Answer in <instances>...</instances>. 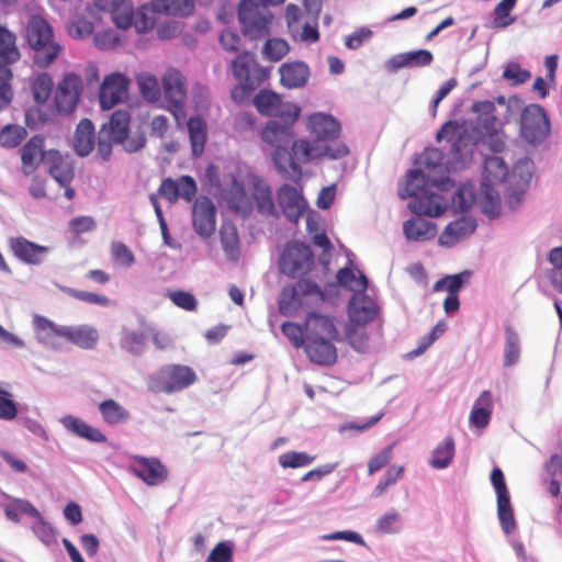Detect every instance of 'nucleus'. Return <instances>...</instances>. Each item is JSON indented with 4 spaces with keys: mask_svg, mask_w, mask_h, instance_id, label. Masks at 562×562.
<instances>
[{
    "mask_svg": "<svg viewBox=\"0 0 562 562\" xmlns=\"http://www.w3.org/2000/svg\"><path fill=\"white\" fill-rule=\"evenodd\" d=\"M279 72L281 85L288 89L304 87L311 76L307 64L300 60L281 65Z\"/></svg>",
    "mask_w": 562,
    "mask_h": 562,
    "instance_id": "nucleus-27",
    "label": "nucleus"
},
{
    "mask_svg": "<svg viewBox=\"0 0 562 562\" xmlns=\"http://www.w3.org/2000/svg\"><path fill=\"white\" fill-rule=\"evenodd\" d=\"M108 9L119 29L127 30L132 26L134 9L130 0H110Z\"/></svg>",
    "mask_w": 562,
    "mask_h": 562,
    "instance_id": "nucleus-42",
    "label": "nucleus"
},
{
    "mask_svg": "<svg viewBox=\"0 0 562 562\" xmlns=\"http://www.w3.org/2000/svg\"><path fill=\"white\" fill-rule=\"evenodd\" d=\"M273 15L265 3L258 0H240L238 20L243 33L251 40L266 37L270 34Z\"/></svg>",
    "mask_w": 562,
    "mask_h": 562,
    "instance_id": "nucleus-6",
    "label": "nucleus"
},
{
    "mask_svg": "<svg viewBox=\"0 0 562 562\" xmlns=\"http://www.w3.org/2000/svg\"><path fill=\"white\" fill-rule=\"evenodd\" d=\"M131 114L127 110H116L112 113L108 123L100 130L101 135H106L114 144L124 140L130 133Z\"/></svg>",
    "mask_w": 562,
    "mask_h": 562,
    "instance_id": "nucleus-32",
    "label": "nucleus"
},
{
    "mask_svg": "<svg viewBox=\"0 0 562 562\" xmlns=\"http://www.w3.org/2000/svg\"><path fill=\"white\" fill-rule=\"evenodd\" d=\"M454 453V440L451 436H448L432 450L428 463L437 470L447 469L451 464Z\"/></svg>",
    "mask_w": 562,
    "mask_h": 562,
    "instance_id": "nucleus-39",
    "label": "nucleus"
},
{
    "mask_svg": "<svg viewBox=\"0 0 562 562\" xmlns=\"http://www.w3.org/2000/svg\"><path fill=\"white\" fill-rule=\"evenodd\" d=\"M192 225L195 233L202 237H210L216 225V209L207 196L198 198L192 205Z\"/></svg>",
    "mask_w": 562,
    "mask_h": 562,
    "instance_id": "nucleus-16",
    "label": "nucleus"
},
{
    "mask_svg": "<svg viewBox=\"0 0 562 562\" xmlns=\"http://www.w3.org/2000/svg\"><path fill=\"white\" fill-rule=\"evenodd\" d=\"M46 154L47 151H44V138L40 135L31 137L21 148L23 173L30 176L37 167L36 158L40 157L43 161V155Z\"/></svg>",
    "mask_w": 562,
    "mask_h": 562,
    "instance_id": "nucleus-36",
    "label": "nucleus"
},
{
    "mask_svg": "<svg viewBox=\"0 0 562 562\" xmlns=\"http://www.w3.org/2000/svg\"><path fill=\"white\" fill-rule=\"evenodd\" d=\"M315 458V456H310L303 451H289L280 454L278 462L283 469H296L310 465Z\"/></svg>",
    "mask_w": 562,
    "mask_h": 562,
    "instance_id": "nucleus-55",
    "label": "nucleus"
},
{
    "mask_svg": "<svg viewBox=\"0 0 562 562\" xmlns=\"http://www.w3.org/2000/svg\"><path fill=\"white\" fill-rule=\"evenodd\" d=\"M314 263L310 246L301 241H292L284 248L280 258L282 273L295 278L308 272Z\"/></svg>",
    "mask_w": 562,
    "mask_h": 562,
    "instance_id": "nucleus-9",
    "label": "nucleus"
},
{
    "mask_svg": "<svg viewBox=\"0 0 562 562\" xmlns=\"http://www.w3.org/2000/svg\"><path fill=\"white\" fill-rule=\"evenodd\" d=\"M19 58L20 52L15 45V35L0 26V61L15 63Z\"/></svg>",
    "mask_w": 562,
    "mask_h": 562,
    "instance_id": "nucleus-47",
    "label": "nucleus"
},
{
    "mask_svg": "<svg viewBox=\"0 0 562 562\" xmlns=\"http://www.w3.org/2000/svg\"><path fill=\"white\" fill-rule=\"evenodd\" d=\"M533 172V162L529 158L518 160L509 175V180L514 181L516 186L524 191L529 184Z\"/></svg>",
    "mask_w": 562,
    "mask_h": 562,
    "instance_id": "nucleus-48",
    "label": "nucleus"
},
{
    "mask_svg": "<svg viewBox=\"0 0 562 562\" xmlns=\"http://www.w3.org/2000/svg\"><path fill=\"white\" fill-rule=\"evenodd\" d=\"M188 132L193 157H200L206 143V124L200 116H192L188 121Z\"/></svg>",
    "mask_w": 562,
    "mask_h": 562,
    "instance_id": "nucleus-40",
    "label": "nucleus"
},
{
    "mask_svg": "<svg viewBox=\"0 0 562 562\" xmlns=\"http://www.w3.org/2000/svg\"><path fill=\"white\" fill-rule=\"evenodd\" d=\"M508 176V169L505 161L497 156L488 157L484 162V176L482 181L490 183H501Z\"/></svg>",
    "mask_w": 562,
    "mask_h": 562,
    "instance_id": "nucleus-44",
    "label": "nucleus"
},
{
    "mask_svg": "<svg viewBox=\"0 0 562 562\" xmlns=\"http://www.w3.org/2000/svg\"><path fill=\"white\" fill-rule=\"evenodd\" d=\"M61 338L81 349H92L99 340L98 330L90 325H63Z\"/></svg>",
    "mask_w": 562,
    "mask_h": 562,
    "instance_id": "nucleus-30",
    "label": "nucleus"
},
{
    "mask_svg": "<svg viewBox=\"0 0 562 562\" xmlns=\"http://www.w3.org/2000/svg\"><path fill=\"white\" fill-rule=\"evenodd\" d=\"M261 138L267 145L273 147L271 157L278 171L293 181L302 177L301 164L323 157L339 159L349 154L346 145L331 147L314 144L304 138L294 140L292 127L274 120L267 123L261 132Z\"/></svg>",
    "mask_w": 562,
    "mask_h": 562,
    "instance_id": "nucleus-1",
    "label": "nucleus"
},
{
    "mask_svg": "<svg viewBox=\"0 0 562 562\" xmlns=\"http://www.w3.org/2000/svg\"><path fill=\"white\" fill-rule=\"evenodd\" d=\"M493 411V398L490 391H483L474 402L469 423L471 427L485 428L491 420Z\"/></svg>",
    "mask_w": 562,
    "mask_h": 562,
    "instance_id": "nucleus-35",
    "label": "nucleus"
},
{
    "mask_svg": "<svg viewBox=\"0 0 562 562\" xmlns=\"http://www.w3.org/2000/svg\"><path fill=\"white\" fill-rule=\"evenodd\" d=\"M26 137V130L18 125H5L0 132V145L5 148H15Z\"/></svg>",
    "mask_w": 562,
    "mask_h": 562,
    "instance_id": "nucleus-56",
    "label": "nucleus"
},
{
    "mask_svg": "<svg viewBox=\"0 0 562 562\" xmlns=\"http://www.w3.org/2000/svg\"><path fill=\"white\" fill-rule=\"evenodd\" d=\"M8 502L1 506L3 508L5 517L13 522H19L21 515H27L31 517H40V510L27 499L7 496Z\"/></svg>",
    "mask_w": 562,
    "mask_h": 562,
    "instance_id": "nucleus-38",
    "label": "nucleus"
},
{
    "mask_svg": "<svg viewBox=\"0 0 562 562\" xmlns=\"http://www.w3.org/2000/svg\"><path fill=\"white\" fill-rule=\"evenodd\" d=\"M33 327L40 345L52 350H59L63 325H58L45 316L34 315Z\"/></svg>",
    "mask_w": 562,
    "mask_h": 562,
    "instance_id": "nucleus-23",
    "label": "nucleus"
},
{
    "mask_svg": "<svg viewBox=\"0 0 562 562\" xmlns=\"http://www.w3.org/2000/svg\"><path fill=\"white\" fill-rule=\"evenodd\" d=\"M304 346L311 361L317 364H331L337 359V350L333 345V339L327 338H306Z\"/></svg>",
    "mask_w": 562,
    "mask_h": 562,
    "instance_id": "nucleus-28",
    "label": "nucleus"
},
{
    "mask_svg": "<svg viewBox=\"0 0 562 562\" xmlns=\"http://www.w3.org/2000/svg\"><path fill=\"white\" fill-rule=\"evenodd\" d=\"M307 295L324 300L321 286L311 280H300L295 286L283 288L279 297V312L284 316H294L302 304L303 296Z\"/></svg>",
    "mask_w": 562,
    "mask_h": 562,
    "instance_id": "nucleus-10",
    "label": "nucleus"
},
{
    "mask_svg": "<svg viewBox=\"0 0 562 562\" xmlns=\"http://www.w3.org/2000/svg\"><path fill=\"white\" fill-rule=\"evenodd\" d=\"M95 145V132L93 123L89 119H82L76 128L74 136V149L80 157L88 156Z\"/></svg>",
    "mask_w": 562,
    "mask_h": 562,
    "instance_id": "nucleus-34",
    "label": "nucleus"
},
{
    "mask_svg": "<svg viewBox=\"0 0 562 562\" xmlns=\"http://www.w3.org/2000/svg\"><path fill=\"white\" fill-rule=\"evenodd\" d=\"M252 199L259 214L267 217H277L278 210L276 207L270 186L259 177H254L252 181Z\"/></svg>",
    "mask_w": 562,
    "mask_h": 562,
    "instance_id": "nucleus-29",
    "label": "nucleus"
},
{
    "mask_svg": "<svg viewBox=\"0 0 562 562\" xmlns=\"http://www.w3.org/2000/svg\"><path fill=\"white\" fill-rule=\"evenodd\" d=\"M195 380L196 374L191 368L171 364L161 368L149 378L148 389L155 393L171 394L190 386Z\"/></svg>",
    "mask_w": 562,
    "mask_h": 562,
    "instance_id": "nucleus-7",
    "label": "nucleus"
},
{
    "mask_svg": "<svg viewBox=\"0 0 562 562\" xmlns=\"http://www.w3.org/2000/svg\"><path fill=\"white\" fill-rule=\"evenodd\" d=\"M376 302L366 292L355 293L348 303V316L351 324L364 326L379 315Z\"/></svg>",
    "mask_w": 562,
    "mask_h": 562,
    "instance_id": "nucleus-19",
    "label": "nucleus"
},
{
    "mask_svg": "<svg viewBox=\"0 0 562 562\" xmlns=\"http://www.w3.org/2000/svg\"><path fill=\"white\" fill-rule=\"evenodd\" d=\"M146 335L143 331H125L121 338V347L133 355L145 351Z\"/></svg>",
    "mask_w": 562,
    "mask_h": 562,
    "instance_id": "nucleus-57",
    "label": "nucleus"
},
{
    "mask_svg": "<svg viewBox=\"0 0 562 562\" xmlns=\"http://www.w3.org/2000/svg\"><path fill=\"white\" fill-rule=\"evenodd\" d=\"M472 110L477 114V120L475 125L473 123L463 124L462 126H468L470 128H474L476 133L480 135V139L482 136L495 135L503 126L502 120L496 117L495 115V104L492 101H479L472 105Z\"/></svg>",
    "mask_w": 562,
    "mask_h": 562,
    "instance_id": "nucleus-18",
    "label": "nucleus"
},
{
    "mask_svg": "<svg viewBox=\"0 0 562 562\" xmlns=\"http://www.w3.org/2000/svg\"><path fill=\"white\" fill-rule=\"evenodd\" d=\"M476 201L475 187L462 183L451 198L452 207L458 212H467Z\"/></svg>",
    "mask_w": 562,
    "mask_h": 562,
    "instance_id": "nucleus-45",
    "label": "nucleus"
},
{
    "mask_svg": "<svg viewBox=\"0 0 562 562\" xmlns=\"http://www.w3.org/2000/svg\"><path fill=\"white\" fill-rule=\"evenodd\" d=\"M98 408L103 422L108 425H120L131 419L130 412L115 400L102 401Z\"/></svg>",
    "mask_w": 562,
    "mask_h": 562,
    "instance_id": "nucleus-41",
    "label": "nucleus"
},
{
    "mask_svg": "<svg viewBox=\"0 0 562 562\" xmlns=\"http://www.w3.org/2000/svg\"><path fill=\"white\" fill-rule=\"evenodd\" d=\"M470 271H463L456 274L446 276L438 280L435 285V291H447L449 294H458L463 288L467 280L470 278Z\"/></svg>",
    "mask_w": 562,
    "mask_h": 562,
    "instance_id": "nucleus-51",
    "label": "nucleus"
},
{
    "mask_svg": "<svg viewBox=\"0 0 562 562\" xmlns=\"http://www.w3.org/2000/svg\"><path fill=\"white\" fill-rule=\"evenodd\" d=\"M476 226L477 223L473 217L462 216L446 226L439 236V244L443 247H452L471 236L475 232Z\"/></svg>",
    "mask_w": 562,
    "mask_h": 562,
    "instance_id": "nucleus-24",
    "label": "nucleus"
},
{
    "mask_svg": "<svg viewBox=\"0 0 562 562\" xmlns=\"http://www.w3.org/2000/svg\"><path fill=\"white\" fill-rule=\"evenodd\" d=\"M403 233L408 240L426 241L435 237L437 227L435 223L417 215L404 222Z\"/></svg>",
    "mask_w": 562,
    "mask_h": 562,
    "instance_id": "nucleus-33",
    "label": "nucleus"
},
{
    "mask_svg": "<svg viewBox=\"0 0 562 562\" xmlns=\"http://www.w3.org/2000/svg\"><path fill=\"white\" fill-rule=\"evenodd\" d=\"M25 37L34 50L33 60L38 67H47L60 53V46L54 41L52 26L40 15L30 19Z\"/></svg>",
    "mask_w": 562,
    "mask_h": 562,
    "instance_id": "nucleus-5",
    "label": "nucleus"
},
{
    "mask_svg": "<svg viewBox=\"0 0 562 562\" xmlns=\"http://www.w3.org/2000/svg\"><path fill=\"white\" fill-rule=\"evenodd\" d=\"M228 202L231 206L236 211L247 212L249 210V203L244 184L236 178H233L232 180Z\"/></svg>",
    "mask_w": 562,
    "mask_h": 562,
    "instance_id": "nucleus-59",
    "label": "nucleus"
},
{
    "mask_svg": "<svg viewBox=\"0 0 562 562\" xmlns=\"http://www.w3.org/2000/svg\"><path fill=\"white\" fill-rule=\"evenodd\" d=\"M234 546L231 541L218 542L204 562H233Z\"/></svg>",
    "mask_w": 562,
    "mask_h": 562,
    "instance_id": "nucleus-63",
    "label": "nucleus"
},
{
    "mask_svg": "<svg viewBox=\"0 0 562 562\" xmlns=\"http://www.w3.org/2000/svg\"><path fill=\"white\" fill-rule=\"evenodd\" d=\"M520 357V339L518 334L510 327L506 328L504 366L512 367L518 362Z\"/></svg>",
    "mask_w": 562,
    "mask_h": 562,
    "instance_id": "nucleus-52",
    "label": "nucleus"
},
{
    "mask_svg": "<svg viewBox=\"0 0 562 562\" xmlns=\"http://www.w3.org/2000/svg\"><path fill=\"white\" fill-rule=\"evenodd\" d=\"M36 521L32 526V530L36 538L47 548L57 544V530L44 519L40 513V517H34Z\"/></svg>",
    "mask_w": 562,
    "mask_h": 562,
    "instance_id": "nucleus-50",
    "label": "nucleus"
},
{
    "mask_svg": "<svg viewBox=\"0 0 562 562\" xmlns=\"http://www.w3.org/2000/svg\"><path fill=\"white\" fill-rule=\"evenodd\" d=\"M434 60L431 52L427 49L409 50L392 56L385 61V69L389 72H395L402 68L425 67L429 66Z\"/></svg>",
    "mask_w": 562,
    "mask_h": 562,
    "instance_id": "nucleus-25",
    "label": "nucleus"
},
{
    "mask_svg": "<svg viewBox=\"0 0 562 562\" xmlns=\"http://www.w3.org/2000/svg\"><path fill=\"white\" fill-rule=\"evenodd\" d=\"M134 475L149 486L162 484L168 479V470L157 458L134 456L130 464Z\"/></svg>",
    "mask_w": 562,
    "mask_h": 562,
    "instance_id": "nucleus-15",
    "label": "nucleus"
},
{
    "mask_svg": "<svg viewBox=\"0 0 562 562\" xmlns=\"http://www.w3.org/2000/svg\"><path fill=\"white\" fill-rule=\"evenodd\" d=\"M289 52V45L284 40L270 38L268 40L262 49L263 56L272 61L282 59Z\"/></svg>",
    "mask_w": 562,
    "mask_h": 562,
    "instance_id": "nucleus-60",
    "label": "nucleus"
},
{
    "mask_svg": "<svg viewBox=\"0 0 562 562\" xmlns=\"http://www.w3.org/2000/svg\"><path fill=\"white\" fill-rule=\"evenodd\" d=\"M162 87L168 110L176 117L183 114L187 88L182 74L175 68L168 69L162 77Z\"/></svg>",
    "mask_w": 562,
    "mask_h": 562,
    "instance_id": "nucleus-12",
    "label": "nucleus"
},
{
    "mask_svg": "<svg viewBox=\"0 0 562 562\" xmlns=\"http://www.w3.org/2000/svg\"><path fill=\"white\" fill-rule=\"evenodd\" d=\"M53 89V80L48 74L38 75L32 82V92L35 102L45 103Z\"/></svg>",
    "mask_w": 562,
    "mask_h": 562,
    "instance_id": "nucleus-58",
    "label": "nucleus"
},
{
    "mask_svg": "<svg viewBox=\"0 0 562 562\" xmlns=\"http://www.w3.org/2000/svg\"><path fill=\"white\" fill-rule=\"evenodd\" d=\"M548 260L553 266L551 283L555 289L562 285V246L550 250Z\"/></svg>",
    "mask_w": 562,
    "mask_h": 562,
    "instance_id": "nucleus-64",
    "label": "nucleus"
},
{
    "mask_svg": "<svg viewBox=\"0 0 562 562\" xmlns=\"http://www.w3.org/2000/svg\"><path fill=\"white\" fill-rule=\"evenodd\" d=\"M308 128L311 133L317 138L315 140H310L311 143L327 145L326 140L338 137L340 132V124L331 115L325 113H314L308 119ZM338 145L342 144L338 143ZM328 146H330V144H328ZM335 146H337V144L331 145V147Z\"/></svg>",
    "mask_w": 562,
    "mask_h": 562,
    "instance_id": "nucleus-21",
    "label": "nucleus"
},
{
    "mask_svg": "<svg viewBox=\"0 0 562 562\" xmlns=\"http://www.w3.org/2000/svg\"><path fill=\"white\" fill-rule=\"evenodd\" d=\"M306 338L339 339V333L329 316L311 312L305 319Z\"/></svg>",
    "mask_w": 562,
    "mask_h": 562,
    "instance_id": "nucleus-26",
    "label": "nucleus"
},
{
    "mask_svg": "<svg viewBox=\"0 0 562 562\" xmlns=\"http://www.w3.org/2000/svg\"><path fill=\"white\" fill-rule=\"evenodd\" d=\"M481 211L490 218H496L501 214V196L499 192L494 188V183L482 181L481 192L477 199Z\"/></svg>",
    "mask_w": 562,
    "mask_h": 562,
    "instance_id": "nucleus-37",
    "label": "nucleus"
},
{
    "mask_svg": "<svg viewBox=\"0 0 562 562\" xmlns=\"http://www.w3.org/2000/svg\"><path fill=\"white\" fill-rule=\"evenodd\" d=\"M157 13L170 15H189L193 12V0H153Z\"/></svg>",
    "mask_w": 562,
    "mask_h": 562,
    "instance_id": "nucleus-43",
    "label": "nucleus"
},
{
    "mask_svg": "<svg viewBox=\"0 0 562 562\" xmlns=\"http://www.w3.org/2000/svg\"><path fill=\"white\" fill-rule=\"evenodd\" d=\"M437 140L447 139L450 148L446 154V166L448 170H463L470 166L480 135L468 126H462L454 121L446 122L438 131Z\"/></svg>",
    "mask_w": 562,
    "mask_h": 562,
    "instance_id": "nucleus-3",
    "label": "nucleus"
},
{
    "mask_svg": "<svg viewBox=\"0 0 562 562\" xmlns=\"http://www.w3.org/2000/svg\"><path fill=\"white\" fill-rule=\"evenodd\" d=\"M128 79L120 72L106 76L99 90V103L102 110H110L123 102L128 94Z\"/></svg>",
    "mask_w": 562,
    "mask_h": 562,
    "instance_id": "nucleus-14",
    "label": "nucleus"
},
{
    "mask_svg": "<svg viewBox=\"0 0 562 562\" xmlns=\"http://www.w3.org/2000/svg\"><path fill=\"white\" fill-rule=\"evenodd\" d=\"M453 186L449 177L432 179L426 176L423 169L416 168L407 172L406 186L398 192L401 199L412 198L408 207L418 216L437 217L446 211L442 198L430 191L435 187L447 191Z\"/></svg>",
    "mask_w": 562,
    "mask_h": 562,
    "instance_id": "nucleus-2",
    "label": "nucleus"
},
{
    "mask_svg": "<svg viewBox=\"0 0 562 562\" xmlns=\"http://www.w3.org/2000/svg\"><path fill=\"white\" fill-rule=\"evenodd\" d=\"M82 88V80L77 74H66L58 83L55 94V103L58 112L65 114L74 112L80 100Z\"/></svg>",
    "mask_w": 562,
    "mask_h": 562,
    "instance_id": "nucleus-13",
    "label": "nucleus"
},
{
    "mask_svg": "<svg viewBox=\"0 0 562 562\" xmlns=\"http://www.w3.org/2000/svg\"><path fill=\"white\" fill-rule=\"evenodd\" d=\"M155 10L154 5H142L136 12H133V26L137 33H146L155 25Z\"/></svg>",
    "mask_w": 562,
    "mask_h": 562,
    "instance_id": "nucleus-54",
    "label": "nucleus"
},
{
    "mask_svg": "<svg viewBox=\"0 0 562 562\" xmlns=\"http://www.w3.org/2000/svg\"><path fill=\"white\" fill-rule=\"evenodd\" d=\"M43 162L47 165L48 173L60 187H68L72 182L75 170L68 157H64L58 150L50 149L43 155Z\"/></svg>",
    "mask_w": 562,
    "mask_h": 562,
    "instance_id": "nucleus-22",
    "label": "nucleus"
},
{
    "mask_svg": "<svg viewBox=\"0 0 562 562\" xmlns=\"http://www.w3.org/2000/svg\"><path fill=\"white\" fill-rule=\"evenodd\" d=\"M550 134V120L539 104L525 106L520 115V136L529 145L538 146Z\"/></svg>",
    "mask_w": 562,
    "mask_h": 562,
    "instance_id": "nucleus-8",
    "label": "nucleus"
},
{
    "mask_svg": "<svg viewBox=\"0 0 562 562\" xmlns=\"http://www.w3.org/2000/svg\"><path fill=\"white\" fill-rule=\"evenodd\" d=\"M346 336L349 345L359 352H364L368 349L369 337L367 331L359 326L351 324L347 327Z\"/></svg>",
    "mask_w": 562,
    "mask_h": 562,
    "instance_id": "nucleus-61",
    "label": "nucleus"
},
{
    "mask_svg": "<svg viewBox=\"0 0 562 562\" xmlns=\"http://www.w3.org/2000/svg\"><path fill=\"white\" fill-rule=\"evenodd\" d=\"M337 282L341 286L352 291L353 294L366 292L368 286L367 277L362 272H359V277H357L356 273L349 268H342L338 271Z\"/></svg>",
    "mask_w": 562,
    "mask_h": 562,
    "instance_id": "nucleus-46",
    "label": "nucleus"
},
{
    "mask_svg": "<svg viewBox=\"0 0 562 562\" xmlns=\"http://www.w3.org/2000/svg\"><path fill=\"white\" fill-rule=\"evenodd\" d=\"M403 472L404 468L402 465L390 467L384 473L383 477L376 484L373 491V496H381L389 488V486L395 484L402 477Z\"/></svg>",
    "mask_w": 562,
    "mask_h": 562,
    "instance_id": "nucleus-62",
    "label": "nucleus"
},
{
    "mask_svg": "<svg viewBox=\"0 0 562 562\" xmlns=\"http://www.w3.org/2000/svg\"><path fill=\"white\" fill-rule=\"evenodd\" d=\"M9 247L18 260L29 266H41L50 252L49 247L33 243L23 236L11 237Z\"/></svg>",
    "mask_w": 562,
    "mask_h": 562,
    "instance_id": "nucleus-17",
    "label": "nucleus"
},
{
    "mask_svg": "<svg viewBox=\"0 0 562 562\" xmlns=\"http://www.w3.org/2000/svg\"><path fill=\"white\" fill-rule=\"evenodd\" d=\"M281 97L270 90H261L254 99V104L259 113L272 116L280 106Z\"/></svg>",
    "mask_w": 562,
    "mask_h": 562,
    "instance_id": "nucleus-49",
    "label": "nucleus"
},
{
    "mask_svg": "<svg viewBox=\"0 0 562 562\" xmlns=\"http://www.w3.org/2000/svg\"><path fill=\"white\" fill-rule=\"evenodd\" d=\"M491 482L497 496V517L499 519L502 530L504 533L510 535L516 529V520L510 504L509 492L505 483L504 474L499 468H495L492 471Z\"/></svg>",
    "mask_w": 562,
    "mask_h": 562,
    "instance_id": "nucleus-11",
    "label": "nucleus"
},
{
    "mask_svg": "<svg viewBox=\"0 0 562 562\" xmlns=\"http://www.w3.org/2000/svg\"><path fill=\"white\" fill-rule=\"evenodd\" d=\"M137 83L140 94L149 102H156L160 98V87L157 78L149 74H139Z\"/></svg>",
    "mask_w": 562,
    "mask_h": 562,
    "instance_id": "nucleus-53",
    "label": "nucleus"
},
{
    "mask_svg": "<svg viewBox=\"0 0 562 562\" xmlns=\"http://www.w3.org/2000/svg\"><path fill=\"white\" fill-rule=\"evenodd\" d=\"M61 425L71 434L83 438L93 443L106 442L105 435L98 428L92 427L85 420L72 415H66L60 418Z\"/></svg>",
    "mask_w": 562,
    "mask_h": 562,
    "instance_id": "nucleus-31",
    "label": "nucleus"
},
{
    "mask_svg": "<svg viewBox=\"0 0 562 562\" xmlns=\"http://www.w3.org/2000/svg\"><path fill=\"white\" fill-rule=\"evenodd\" d=\"M232 71L239 82L233 89L232 98L244 102L269 77L270 69L261 67L255 54L244 52L232 61Z\"/></svg>",
    "mask_w": 562,
    "mask_h": 562,
    "instance_id": "nucleus-4",
    "label": "nucleus"
},
{
    "mask_svg": "<svg viewBox=\"0 0 562 562\" xmlns=\"http://www.w3.org/2000/svg\"><path fill=\"white\" fill-rule=\"evenodd\" d=\"M277 198L288 221L297 223L307 209V202L303 195L291 184H283L279 188Z\"/></svg>",
    "mask_w": 562,
    "mask_h": 562,
    "instance_id": "nucleus-20",
    "label": "nucleus"
}]
</instances>
